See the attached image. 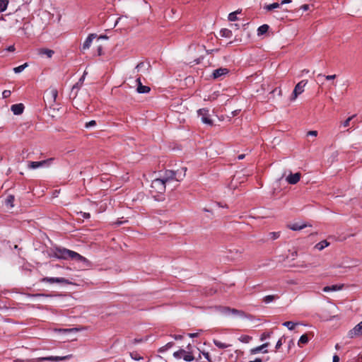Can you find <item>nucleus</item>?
I'll return each mask as SVG.
<instances>
[{
	"label": "nucleus",
	"mask_w": 362,
	"mask_h": 362,
	"mask_svg": "<svg viewBox=\"0 0 362 362\" xmlns=\"http://www.w3.org/2000/svg\"><path fill=\"white\" fill-rule=\"evenodd\" d=\"M56 255L58 258L64 259H71L77 262H82L84 266H88L90 264L89 261L86 257L74 251L66 248L57 249Z\"/></svg>",
	"instance_id": "nucleus-1"
},
{
	"label": "nucleus",
	"mask_w": 362,
	"mask_h": 362,
	"mask_svg": "<svg viewBox=\"0 0 362 362\" xmlns=\"http://www.w3.org/2000/svg\"><path fill=\"white\" fill-rule=\"evenodd\" d=\"M186 171L187 168H182L180 170H177L176 171L166 170L163 176L161 177L166 184H168L173 180L179 182L185 177Z\"/></svg>",
	"instance_id": "nucleus-2"
},
{
	"label": "nucleus",
	"mask_w": 362,
	"mask_h": 362,
	"mask_svg": "<svg viewBox=\"0 0 362 362\" xmlns=\"http://www.w3.org/2000/svg\"><path fill=\"white\" fill-rule=\"evenodd\" d=\"M166 185V182L162 177L155 178L151 185V192H156L158 194H163L165 191Z\"/></svg>",
	"instance_id": "nucleus-3"
},
{
	"label": "nucleus",
	"mask_w": 362,
	"mask_h": 362,
	"mask_svg": "<svg viewBox=\"0 0 362 362\" xmlns=\"http://www.w3.org/2000/svg\"><path fill=\"white\" fill-rule=\"evenodd\" d=\"M218 311L226 316L233 315L238 317H245V313L242 310L230 308L229 307L220 306L218 308Z\"/></svg>",
	"instance_id": "nucleus-4"
},
{
	"label": "nucleus",
	"mask_w": 362,
	"mask_h": 362,
	"mask_svg": "<svg viewBox=\"0 0 362 362\" xmlns=\"http://www.w3.org/2000/svg\"><path fill=\"white\" fill-rule=\"evenodd\" d=\"M71 355H67L64 356H47V357H40L35 359V362H42V361H52V362H59L62 361H64L66 359L71 358Z\"/></svg>",
	"instance_id": "nucleus-5"
},
{
	"label": "nucleus",
	"mask_w": 362,
	"mask_h": 362,
	"mask_svg": "<svg viewBox=\"0 0 362 362\" xmlns=\"http://www.w3.org/2000/svg\"><path fill=\"white\" fill-rule=\"evenodd\" d=\"M307 84V81L303 80L300 81L294 88L293 93L291 97V100H295L298 95L301 94L304 91V88Z\"/></svg>",
	"instance_id": "nucleus-6"
},
{
	"label": "nucleus",
	"mask_w": 362,
	"mask_h": 362,
	"mask_svg": "<svg viewBox=\"0 0 362 362\" xmlns=\"http://www.w3.org/2000/svg\"><path fill=\"white\" fill-rule=\"evenodd\" d=\"M361 336H362V321L357 324L348 332V337L350 338H354Z\"/></svg>",
	"instance_id": "nucleus-7"
},
{
	"label": "nucleus",
	"mask_w": 362,
	"mask_h": 362,
	"mask_svg": "<svg viewBox=\"0 0 362 362\" xmlns=\"http://www.w3.org/2000/svg\"><path fill=\"white\" fill-rule=\"evenodd\" d=\"M198 115L201 118L203 123L211 125L212 121L209 118V111L205 109H200L198 110Z\"/></svg>",
	"instance_id": "nucleus-8"
},
{
	"label": "nucleus",
	"mask_w": 362,
	"mask_h": 362,
	"mask_svg": "<svg viewBox=\"0 0 362 362\" xmlns=\"http://www.w3.org/2000/svg\"><path fill=\"white\" fill-rule=\"evenodd\" d=\"M52 160V159L50 158V159L44 160L42 161H30L28 163V168L33 169V170L37 169L38 168L44 167L47 164L49 165Z\"/></svg>",
	"instance_id": "nucleus-9"
},
{
	"label": "nucleus",
	"mask_w": 362,
	"mask_h": 362,
	"mask_svg": "<svg viewBox=\"0 0 362 362\" xmlns=\"http://www.w3.org/2000/svg\"><path fill=\"white\" fill-rule=\"evenodd\" d=\"M42 282H47L49 284L59 283V284H69V281L62 277H45L41 279Z\"/></svg>",
	"instance_id": "nucleus-10"
},
{
	"label": "nucleus",
	"mask_w": 362,
	"mask_h": 362,
	"mask_svg": "<svg viewBox=\"0 0 362 362\" xmlns=\"http://www.w3.org/2000/svg\"><path fill=\"white\" fill-rule=\"evenodd\" d=\"M269 343L266 342L259 346L251 349L250 350V353L252 355L257 354L259 352H262L263 354H267V353H268V350L267 349V348L269 346Z\"/></svg>",
	"instance_id": "nucleus-11"
},
{
	"label": "nucleus",
	"mask_w": 362,
	"mask_h": 362,
	"mask_svg": "<svg viewBox=\"0 0 362 362\" xmlns=\"http://www.w3.org/2000/svg\"><path fill=\"white\" fill-rule=\"evenodd\" d=\"M301 175L300 173H296L294 174H290L286 178V180L291 185L296 184L300 179Z\"/></svg>",
	"instance_id": "nucleus-12"
},
{
	"label": "nucleus",
	"mask_w": 362,
	"mask_h": 362,
	"mask_svg": "<svg viewBox=\"0 0 362 362\" xmlns=\"http://www.w3.org/2000/svg\"><path fill=\"white\" fill-rule=\"evenodd\" d=\"M97 37L96 34H90L86 40L84 41L83 46H82V50H86L90 48L93 40Z\"/></svg>",
	"instance_id": "nucleus-13"
},
{
	"label": "nucleus",
	"mask_w": 362,
	"mask_h": 362,
	"mask_svg": "<svg viewBox=\"0 0 362 362\" xmlns=\"http://www.w3.org/2000/svg\"><path fill=\"white\" fill-rule=\"evenodd\" d=\"M228 73V69L226 68H219L213 71V78L216 79L223 76H226Z\"/></svg>",
	"instance_id": "nucleus-14"
},
{
	"label": "nucleus",
	"mask_w": 362,
	"mask_h": 362,
	"mask_svg": "<svg viewBox=\"0 0 362 362\" xmlns=\"http://www.w3.org/2000/svg\"><path fill=\"white\" fill-rule=\"evenodd\" d=\"M136 81L138 85L137 88H136V90L138 93H147L150 91L151 88L148 86L142 85L140 78H138Z\"/></svg>",
	"instance_id": "nucleus-15"
},
{
	"label": "nucleus",
	"mask_w": 362,
	"mask_h": 362,
	"mask_svg": "<svg viewBox=\"0 0 362 362\" xmlns=\"http://www.w3.org/2000/svg\"><path fill=\"white\" fill-rule=\"evenodd\" d=\"M11 111L16 115H19L23 113L24 106L22 103L13 105L11 107Z\"/></svg>",
	"instance_id": "nucleus-16"
},
{
	"label": "nucleus",
	"mask_w": 362,
	"mask_h": 362,
	"mask_svg": "<svg viewBox=\"0 0 362 362\" xmlns=\"http://www.w3.org/2000/svg\"><path fill=\"white\" fill-rule=\"evenodd\" d=\"M150 68L149 63L140 62L136 66V69L137 71H142L143 73L147 72Z\"/></svg>",
	"instance_id": "nucleus-17"
},
{
	"label": "nucleus",
	"mask_w": 362,
	"mask_h": 362,
	"mask_svg": "<svg viewBox=\"0 0 362 362\" xmlns=\"http://www.w3.org/2000/svg\"><path fill=\"white\" fill-rule=\"evenodd\" d=\"M307 226L305 223H294L292 224H290L288 226V228L292 230H300L303 228H305Z\"/></svg>",
	"instance_id": "nucleus-18"
},
{
	"label": "nucleus",
	"mask_w": 362,
	"mask_h": 362,
	"mask_svg": "<svg viewBox=\"0 0 362 362\" xmlns=\"http://www.w3.org/2000/svg\"><path fill=\"white\" fill-rule=\"evenodd\" d=\"M343 285H332L330 286H325L323 288L324 292L337 291L342 288Z\"/></svg>",
	"instance_id": "nucleus-19"
},
{
	"label": "nucleus",
	"mask_w": 362,
	"mask_h": 362,
	"mask_svg": "<svg viewBox=\"0 0 362 362\" xmlns=\"http://www.w3.org/2000/svg\"><path fill=\"white\" fill-rule=\"evenodd\" d=\"M87 74L86 71H84L83 76L80 78V79L78 80V81L73 86L72 88V90H75V89H79L81 88V86H82L84 80H85V78H86V75Z\"/></svg>",
	"instance_id": "nucleus-20"
},
{
	"label": "nucleus",
	"mask_w": 362,
	"mask_h": 362,
	"mask_svg": "<svg viewBox=\"0 0 362 362\" xmlns=\"http://www.w3.org/2000/svg\"><path fill=\"white\" fill-rule=\"evenodd\" d=\"M329 243H328L327 240H322L315 245V248L320 251L329 246Z\"/></svg>",
	"instance_id": "nucleus-21"
},
{
	"label": "nucleus",
	"mask_w": 362,
	"mask_h": 362,
	"mask_svg": "<svg viewBox=\"0 0 362 362\" xmlns=\"http://www.w3.org/2000/svg\"><path fill=\"white\" fill-rule=\"evenodd\" d=\"M39 53L42 55H46L48 58H51L54 54V51L49 49H41Z\"/></svg>",
	"instance_id": "nucleus-22"
},
{
	"label": "nucleus",
	"mask_w": 362,
	"mask_h": 362,
	"mask_svg": "<svg viewBox=\"0 0 362 362\" xmlns=\"http://www.w3.org/2000/svg\"><path fill=\"white\" fill-rule=\"evenodd\" d=\"M280 6H281L280 3L275 2L273 4L264 6V8L267 11H271L273 9L279 8Z\"/></svg>",
	"instance_id": "nucleus-23"
},
{
	"label": "nucleus",
	"mask_w": 362,
	"mask_h": 362,
	"mask_svg": "<svg viewBox=\"0 0 362 362\" xmlns=\"http://www.w3.org/2000/svg\"><path fill=\"white\" fill-rule=\"evenodd\" d=\"M269 30V25L267 24H264L261 26H259L257 29V35H262L264 33H266Z\"/></svg>",
	"instance_id": "nucleus-24"
},
{
	"label": "nucleus",
	"mask_w": 362,
	"mask_h": 362,
	"mask_svg": "<svg viewBox=\"0 0 362 362\" xmlns=\"http://www.w3.org/2000/svg\"><path fill=\"white\" fill-rule=\"evenodd\" d=\"M214 344L217 346L218 347L219 349H226L229 346H230V344H225V343H223L218 340H216V339H214Z\"/></svg>",
	"instance_id": "nucleus-25"
},
{
	"label": "nucleus",
	"mask_w": 362,
	"mask_h": 362,
	"mask_svg": "<svg viewBox=\"0 0 362 362\" xmlns=\"http://www.w3.org/2000/svg\"><path fill=\"white\" fill-rule=\"evenodd\" d=\"M278 298V296H275V295H269V296H266L264 297L263 298V301L265 303H272L273 300H276Z\"/></svg>",
	"instance_id": "nucleus-26"
},
{
	"label": "nucleus",
	"mask_w": 362,
	"mask_h": 362,
	"mask_svg": "<svg viewBox=\"0 0 362 362\" xmlns=\"http://www.w3.org/2000/svg\"><path fill=\"white\" fill-rule=\"evenodd\" d=\"M220 33L221 35L224 37L230 38L232 36V32L227 28L221 29Z\"/></svg>",
	"instance_id": "nucleus-27"
},
{
	"label": "nucleus",
	"mask_w": 362,
	"mask_h": 362,
	"mask_svg": "<svg viewBox=\"0 0 362 362\" xmlns=\"http://www.w3.org/2000/svg\"><path fill=\"white\" fill-rule=\"evenodd\" d=\"M284 326L286 327L289 330H293L298 325V323H295L291 321H287L282 324Z\"/></svg>",
	"instance_id": "nucleus-28"
},
{
	"label": "nucleus",
	"mask_w": 362,
	"mask_h": 362,
	"mask_svg": "<svg viewBox=\"0 0 362 362\" xmlns=\"http://www.w3.org/2000/svg\"><path fill=\"white\" fill-rule=\"evenodd\" d=\"M28 66V64L27 63H25L22 65H20L17 67H15L13 69V71L16 73V74H19L21 72H22L26 67Z\"/></svg>",
	"instance_id": "nucleus-29"
},
{
	"label": "nucleus",
	"mask_w": 362,
	"mask_h": 362,
	"mask_svg": "<svg viewBox=\"0 0 362 362\" xmlns=\"http://www.w3.org/2000/svg\"><path fill=\"white\" fill-rule=\"evenodd\" d=\"M8 0H0V13L4 11L8 6Z\"/></svg>",
	"instance_id": "nucleus-30"
},
{
	"label": "nucleus",
	"mask_w": 362,
	"mask_h": 362,
	"mask_svg": "<svg viewBox=\"0 0 362 362\" xmlns=\"http://www.w3.org/2000/svg\"><path fill=\"white\" fill-rule=\"evenodd\" d=\"M308 342V336L306 334H303L298 340V345L300 346V344H307Z\"/></svg>",
	"instance_id": "nucleus-31"
},
{
	"label": "nucleus",
	"mask_w": 362,
	"mask_h": 362,
	"mask_svg": "<svg viewBox=\"0 0 362 362\" xmlns=\"http://www.w3.org/2000/svg\"><path fill=\"white\" fill-rule=\"evenodd\" d=\"M238 339L240 341L247 344L251 341L252 337L248 335H242L239 337Z\"/></svg>",
	"instance_id": "nucleus-32"
},
{
	"label": "nucleus",
	"mask_w": 362,
	"mask_h": 362,
	"mask_svg": "<svg viewBox=\"0 0 362 362\" xmlns=\"http://www.w3.org/2000/svg\"><path fill=\"white\" fill-rule=\"evenodd\" d=\"M13 201H14V197L13 195H9L7 197L6 199V204L7 206H10L11 207L13 206Z\"/></svg>",
	"instance_id": "nucleus-33"
},
{
	"label": "nucleus",
	"mask_w": 362,
	"mask_h": 362,
	"mask_svg": "<svg viewBox=\"0 0 362 362\" xmlns=\"http://www.w3.org/2000/svg\"><path fill=\"white\" fill-rule=\"evenodd\" d=\"M130 356L133 360H135V361H140V360L143 359V357L139 356V354L137 352L130 353Z\"/></svg>",
	"instance_id": "nucleus-34"
},
{
	"label": "nucleus",
	"mask_w": 362,
	"mask_h": 362,
	"mask_svg": "<svg viewBox=\"0 0 362 362\" xmlns=\"http://www.w3.org/2000/svg\"><path fill=\"white\" fill-rule=\"evenodd\" d=\"M183 359L185 361L190 362L194 360V356L190 353H188V354L185 353V354H184Z\"/></svg>",
	"instance_id": "nucleus-35"
},
{
	"label": "nucleus",
	"mask_w": 362,
	"mask_h": 362,
	"mask_svg": "<svg viewBox=\"0 0 362 362\" xmlns=\"http://www.w3.org/2000/svg\"><path fill=\"white\" fill-rule=\"evenodd\" d=\"M184 354H185V351L183 349H180L177 351L174 352L173 356L175 358H180L184 356Z\"/></svg>",
	"instance_id": "nucleus-36"
},
{
	"label": "nucleus",
	"mask_w": 362,
	"mask_h": 362,
	"mask_svg": "<svg viewBox=\"0 0 362 362\" xmlns=\"http://www.w3.org/2000/svg\"><path fill=\"white\" fill-rule=\"evenodd\" d=\"M238 11L232 12L228 15V20L230 21H235L238 19L237 14Z\"/></svg>",
	"instance_id": "nucleus-37"
},
{
	"label": "nucleus",
	"mask_w": 362,
	"mask_h": 362,
	"mask_svg": "<svg viewBox=\"0 0 362 362\" xmlns=\"http://www.w3.org/2000/svg\"><path fill=\"white\" fill-rule=\"evenodd\" d=\"M317 77V78H323V77H325L327 80H333V79H334L337 77V76L335 74L324 76L322 74H319Z\"/></svg>",
	"instance_id": "nucleus-38"
},
{
	"label": "nucleus",
	"mask_w": 362,
	"mask_h": 362,
	"mask_svg": "<svg viewBox=\"0 0 362 362\" xmlns=\"http://www.w3.org/2000/svg\"><path fill=\"white\" fill-rule=\"evenodd\" d=\"M272 332H264L260 336V341H263L271 337Z\"/></svg>",
	"instance_id": "nucleus-39"
},
{
	"label": "nucleus",
	"mask_w": 362,
	"mask_h": 362,
	"mask_svg": "<svg viewBox=\"0 0 362 362\" xmlns=\"http://www.w3.org/2000/svg\"><path fill=\"white\" fill-rule=\"evenodd\" d=\"M356 117V115H352V116H351V117H348V118H347V119H346V120L342 123V126H343L344 127H346L349 126V124H350V122H351V121L352 120V119H353L354 117Z\"/></svg>",
	"instance_id": "nucleus-40"
},
{
	"label": "nucleus",
	"mask_w": 362,
	"mask_h": 362,
	"mask_svg": "<svg viewBox=\"0 0 362 362\" xmlns=\"http://www.w3.org/2000/svg\"><path fill=\"white\" fill-rule=\"evenodd\" d=\"M78 215H80L82 218H89L90 217V215L89 213H86V212H83V211H80L78 213Z\"/></svg>",
	"instance_id": "nucleus-41"
},
{
	"label": "nucleus",
	"mask_w": 362,
	"mask_h": 362,
	"mask_svg": "<svg viewBox=\"0 0 362 362\" xmlns=\"http://www.w3.org/2000/svg\"><path fill=\"white\" fill-rule=\"evenodd\" d=\"M11 94V90H5L2 93V97H3V98H7L10 97Z\"/></svg>",
	"instance_id": "nucleus-42"
},
{
	"label": "nucleus",
	"mask_w": 362,
	"mask_h": 362,
	"mask_svg": "<svg viewBox=\"0 0 362 362\" xmlns=\"http://www.w3.org/2000/svg\"><path fill=\"white\" fill-rule=\"evenodd\" d=\"M96 125V122L95 120H91L88 122H87L85 125L86 128H90L92 127H95Z\"/></svg>",
	"instance_id": "nucleus-43"
},
{
	"label": "nucleus",
	"mask_w": 362,
	"mask_h": 362,
	"mask_svg": "<svg viewBox=\"0 0 362 362\" xmlns=\"http://www.w3.org/2000/svg\"><path fill=\"white\" fill-rule=\"evenodd\" d=\"M269 236L272 239L275 240L279 237V233L278 232H272L269 233Z\"/></svg>",
	"instance_id": "nucleus-44"
},
{
	"label": "nucleus",
	"mask_w": 362,
	"mask_h": 362,
	"mask_svg": "<svg viewBox=\"0 0 362 362\" xmlns=\"http://www.w3.org/2000/svg\"><path fill=\"white\" fill-rule=\"evenodd\" d=\"M338 155H339V153L337 151H335L332 153L331 157H330L332 158L331 163L334 162L337 159V158L338 157Z\"/></svg>",
	"instance_id": "nucleus-45"
},
{
	"label": "nucleus",
	"mask_w": 362,
	"mask_h": 362,
	"mask_svg": "<svg viewBox=\"0 0 362 362\" xmlns=\"http://www.w3.org/2000/svg\"><path fill=\"white\" fill-rule=\"evenodd\" d=\"M50 94L53 100H55L57 97V90L56 89H52L50 90Z\"/></svg>",
	"instance_id": "nucleus-46"
},
{
	"label": "nucleus",
	"mask_w": 362,
	"mask_h": 362,
	"mask_svg": "<svg viewBox=\"0 0 362 362\" xmlns=\"http://www.w3.org/2000/svg\"><path fill=\"white\" fill-rule=\"evenodd\" d=\"M308 136H317V132L315 130L309 131L308 132Z\"/></svg>",
	"instance_id": "nucleus-47"
},
{
	"label": "nucleus",
	"mask_w": 362,
	"mask_h": 362,
	"mask_svg": "<svg viewBox=\"0 0 362 362\" xmlns=\"http://www.w3.org/2000/svg\"><path fill=\"white\" fill-rule=\"evenodd\" d=\"M282 339L281 338L276 344V349H279L282 346Z\"/></svg>",
	"instance_id": "nucleus-48"
},
{
	"label": "nucleus",
	"mask_w": 362,
	"mask_h": 362,
	"mask_svg": "<svg viewBox=\"0 0 362 362\" xmlns=\"http://www.w3.org/2000/svg\"><path fill=\"white\" fill-rule=\"evenodd\" d=\"M64 332H72L74 331H77V329L71 328V329H64L62 330Z\"/></svg>",
	"instance_id": "nucleus-49"
},
{
	"label": "nucleus",
	"mask_w": 362,
	"mask_h": 362,
	"mask_svg": "<svg viewBox=\"0 0 362 362\" xmlns=\"http://www.w3.org/2000/svg\"><path fill=\"white\" fill-rule=\"evenodd\" d=\"M203 355L205 357V358H206L209 362L211 361V360L210 358V356H209V354L208 352H203Z\"/></svg>",
	"instance_id": "nucleus-50"
},
{
	"label": "nucleus",
	"mask_w": 362,
	"mask_h": 362,
	"mask_svg": "<svg viewBox=\"0 0 362 362\" xmlns=\"http://www.w3.org/2000/svg\"><path fill=\"white\" fill-rule=\"evenodd\" d=\"M188 336L191 338L197 337L199 336V332L189 333L188 334Z\"/></svg>",
	"instance_id": "nucleus-51"
},
{
	"label": "nucleus",
	"mask_w": 362,
	"mask_h": 362,
	"mask_svg": "<svg viewBox=\"0 0 362 362\" xmlns=\"http://www.w3.org/2000/svg\"><path fill=\"white\" fill-rule=\"evenodd\" d=\"M332 362H339V357L337 355L333 356Z\"/></svg>",
	"instance_id": "nucleus-52"
},
{
	"label": "nucleus",
	"mask_w": 362,
	"mask_h": 362,
	"mask_svg": "<svg viewBox=\"0 0 362 362\" xmlns=\"http://www.w3.org/2000/svg\"><path fill=\"white\" fill-rule=\"evenodd\" d=\"M300 8L303 11H307L309 9V6L308 4H304L301 6Z\"/></svg>",
	"instance_id": "nucleus-53"
},
{
	"label": "nucleus",
	"mask_w": 362,
	"mask_h": 362,
	"mask_svg": "<svg viewBox=\"0 0 362 362\" xmlns=\"http://www.w3.org/2000/svg\"><path fill=\"white\" fill-rule=\"evenodd\" d=\"M291 1H292L291 0H282L281 2L280 3V4L283 5V4H289Z\"/></svg>",
	"instance_id": "nucleus-54"
},
{
	"label": "nucleus",
	"mask_w": 362,
	"mask_h": 362,
	"mask_svg": "<svg viewBox=\"0 0 362 362\" xmlns=\"http://www.w3.org/2000/svg\"><path fill=\"white\" fill-rule=\"evenodd\" d=\"M33 296H35V297H41V296L47 297V296H49V295H45V294H42V293H37V294L33 295Z\"/></svg>",
	"instance_id": "nucleus-55"
},
{
	"label": "nucleus",
	"mask_w": 362,
	"mask_h": 362,
	"mask_svg": "<svg viewBox=\"0 0 362 362\" xmlns=\"http://www.w3.org/2000/svg\"><path fill=\"white\" fill-rule=\"evenodd\" d=\"M174 339L176 340H180V339H182V335H175Z\"/></svg>",
	"instance_id": "nucleus-56"
},
{
	"label": "nucleus",
	"mask_w": 362,
	"mask_h": 362,
	"mask_svg": "<svg viewBox=\"0 0 362 362\" xmlns=\"http://www.w3.org/2000/svg\"><path fill=\"white\" fill-rule=\"evenodd\" d=\"M248 362H262V359H261V358H255V360H253V361H248Z\"/></svg>",
	"instance_id": "nucleus-57"
},
{
	"label": "nucleus",
	"mask_w": 362,
	"mask_h": 362,
	"mask_svg": "<svg viewBox=\"0 0 362 362\" xmlns=\"http://www.w3.org/2000/svg\"><path fill=\"white\" fill-rule=\"evenodd\" d=\"M173 342H169V343H168V344L165 345V348H166V349H169V348L172 347V346H173Z\"/></svg>",
	"instance_id": "nucleus-58"
},
{
	"label": "nucleus",
	"mask_w": 362,
	"mask_h": 362,
	"mask_svg": "<svg viewBox=\"0 0 362 362\" xmlns=\"http://www.w3.org/2000/svg\"><path fill=\"white\" fill-rule=\"evenodd\" d=\"M8 50L10 52L14 51L15 50L14 46L11 45V46L8 47Z\"/></svg>",
	"instance_id": "nucleus-59"
},
{
	"label": "nucleus",
	"mask_w": 362,
	"mask_h": 362,
	"mask_svg": "<svg viewBox=\"0 0 362 362\" xmlns=\"http://www.w3.org/2000/svg\"><path fill=\"white\" fill-rule=\"evenodd\" d=\"M301 73H302V75L308 74L309 73V70L308 69H303V70H302Z\"/></svg>",
	"instance_id": "nucleus-60"
},
{
	"label": "nucleus",
	"mask_w": 362,
	"mask_h": 362,
	"mask_svg": "<svg viewBox=\"0 0 362 362\" xmlns=\"http://www.w3.org/2000/svg\"><path fill=\"white\" fill-rule=\"evenodd\" d=\"M244 158H245V154H240V155H239V156H238V158L239 160H242V159H243Z\"/></svg>",
	"instance_id": "nucleus-61"
},
{
	"label": "nucleus",
	"mask_w": 362,
	"mask_h": 362,
	"mask_svg": "<svg viewBox=\"0 0 362 362\" xmlns=\"http://www.w3.org/2000/svg\"><path fill=\"white\" fill-rule=\"evenodd\" d=\"M239 111H240V110H235V111L232 112V115H233V116H235V115H237Z\"/></svg>",
	"instance_id": "nucleus-62"
},
{
	"label": "nucleus",
	"mask_w": 362,
	"mask_h": 362,
	"mask_svg": "<svg viewBox=\"0 0 362 362\" xmlns=\"http://www.w3.org/2000/svg\"><path fill=\"white\" fill-rule=\"evenodd\" d=\"M120 19H121V18H117V21H116V22H115V25H117V23H118V22H119V21Z\"/></svg>",
	"instance_id": "nucleus-63"
},
{
	"label": "nucleus",
	"mask_w": 362,
	"mask_h": 362,
	"mask_svg": "<svg viewBox=\"0 0 362 362\" xmlns=\"http://www.w3.org/2000/svg\"><path fill=\"white\" fill-rule=\"evenodd\" d=\"M123 222L122 221H118V222H116L115 224L117 225H120L121 223H122Z\"/></svg>",
	"instance_id": "nucleus-64"
}]
</instances>
